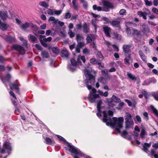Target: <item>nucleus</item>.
I'll use <instances>...</instances> for the list:
<instances>
[{
  "label": "nucleus",
  "mask_w": 158,
  "mask_h": 158,
  "mask_svg": "<svg viewBox=\"0 0 158 158\" xmlns=\"http://www.w3.org/2000/svg\"><path fill=\"white\" fill-rule=\"evenodd\" d=\"M84 74L86 78L84 81V83L86 85L89 90L91 89L90 91L88 98L91 103H93L95 101L96 98H99V95L102 96L106 97L108 96V93L107 91L103 93L102 91L99 90L98 91V94H96V90L94 88H92L91 85H94L95 83V77L94 76L91 74L92 70H88L86 68L84 69Z\"/></svg>",
  "instance_id": "nucleus-1"
},
{
  "label": "nucleus",
  "mask_w": 158,
  "mask_h": 158,
  "mask_svg": "<svg viewBox=\"0 0 158 158\" xmlns=\"http://www.w3.org/2000/svg\"><path fill=\"white\" fill-rule=\"evenodd\" d=\"M103 121L106 123L107 126H110L114 128L118 132L121 134V135L124 138H126L127 134V131H124L121 132L120 129L122 128V124L123 122V118L120 117L118 118L116 117H113L112 119L111 118L108 116L106 112L105 111H103Z\"/></svg>",
  "instance_id": "nucleus-2"
},
{
  "label": "nucleus",
  "mask_w": 158,
  "mask_h": 158,
  "mask_svg": "<svg viewBox=\"0 0 158 158\" xmlns=\"http://www.w3.org/2000/svg\"><path fill=\"white\" fill-rule=\"evenodd\" d=\"M11 77L10 74L9 73H7L6 75L5 78H3L0 75V79L2 82L5 84V86L7 88H8V86L6 83V82L8 83V84L11 89L12 88H13L15 90L16 93H19V87L20 86V84L17 81H16L15 83H11L10 81V79Z\"/></svg>",
  "instance_id": "nucleus-3"
},
{
  "label": "nucleus",
  "mask_w": 158,
  "mask_h": 158,
  "mask_svg": "<svg viewBox=\"0 0 158 158\" xmlns=\"http://www.w3.org/2000/svg\"><path fill=\"white\" fill-rule=\"evenodd\" d=\"M102 6H97L96 5L93 6V9L94 10L98 11H102L105 12H108L110 9L114 8V3L108 0H103L102 1Z\"/></svg>",
  "instance_id": "nucleus-4"
},
{
  "label": "nucleus",
  "mask_w": 158,
  "mask_h": 158,
  "mask_svg": "<svg viewBox=\"0 0 158 158\" xmlns=\"http://www.w3.org/2000/svg\"><path fill=\"white\" fill-rule=\"evenodd\" d=\"M12 147L9 141L5 142L2 147L0 145V158H6L11 153Z\"/></svg>",
  "instance_id": "nucleus-5"
},
{
  "label": "nucleus",
  "mask_w": 158,
  "mask_h": 158,
  "mask_svg": "<svg viewBox=\"0 0 158 158\" xmlns=\"http://www.w3.org/2000/svg\"><path fill=\"white\" fill-rule=\"evenodd\" d=\"M56 136L60 140L62 141L64 143H66V145L67 147H65L64 148L66 150H69L72 154L82 156L81 152L78 148L67 142L65 139L61 136L59 135H57Z\"/></svg>",
  "instance_id": "nucleus-6"
},
{
  "label": "nucleus",
  "mask_w": 158,
  "mask_h": 158,
  "mask_svg": "<svg viewBox=\"0 0 158 158\" xmlns=\"http://www.w3.org/2000/svg\"><path fill=\"white\" fill-rule=\"evenodd\" d=\"M126 114L124 116L126 128V129L132 128L134 123L132 118L131 115V114L128 113H126Z\"/></svg>",
  "instance_id": "nucleus-7"
},
{
  "label": "nucleus",
  "mask_w": 158,
  "mask_h": 158,
  "mask_svg": "<svg viewBox=\"0 0 158 158\" xmlns=\"http://www.w3.org/2000/svg\"><path fill=\"white\" fill-rule=\"evenodd\" d=\"M107 102L109 106L113 107L115 106L114 103L119 102H121V100L116 96L113 95L111 98H109L107 100Z\"/></svg>",
  "instance_id": "nucleus-8"
},
{
  "label": "nucleus",
  "mask_w": 158,
  "mask_h": 158,
  "mask_svg": "<svg viewBox=\"0 0 158 158\" xmlns=\"http://www.w3.org/2000/svg\"><path fill=\"white\" fill-rule=\"evenodd\" d=\"M14 49L17 51L19 54L23 55L25 52V50L23 47L18 45H14L12 46Z\"/></svg>",
  "instance_id": "nucleus-9"
},
{
  "label": "nucleus",
  "mask_w": 158,
  "mask_h": 158,
  "mask_svg": "<svg viewBox=\"0 0 158 158\" xmlns=\"http://www.w3.org/2000/svg\"><path fill=\"white\" fill-rule=\"evenodd\" d=\"M132 35L134 36H136L140 38L142 37L141 32L140 31L137 29L131 28Z\"/></svg>",
  "instance_id": "nucleus-10"
},
{
  "label": "nucleus",
  "mask_w": 158,
  "mask_h": 158,
  "mask_svg": "<svg viewBox=\"0 0 158 158\" xmlns=\"http://www.w3.org/2000/svg\"><path fill=\"white\" fill-rule=\"evenodd\" d=\"M2 37L6 41L10 43L15 42L16 40L14 37H12L10 35H3Z\"/></svg>",
  "instance_id": "nucleus-11"
},
{
  "label": "nucleus",
  "mask_w": 158,
  "mask_h": 158,
  "mask_svg": "<svg viewBox=\"0 0 158 158\" xmlns=\"http://www.w3.org/2000/svg\"><path fill=\"white\" fill-rule=\"evenodd\" d=\"M103 29L106 35L108 37H110L111 28L106 25H104L103 26Z\"/></svg>",
  "instance_id": "nucleus-12"
},
{
  "label": "nucleus",
  "mask_w": 158,
  "mask_h": 158,
  "mask_svg": "<svg viewBox=\"0 0 158 158\" xmlns=\"http://www.w3.org/2000/svg\"><path fill=\"white\" fill-rule=\"evenodd\" d=\"M95 39V36L94 34H88L87 35L86 40L87 43H91L94 41Z\"/></svg>",
  "instance_id": "nucleus-13"
},
{
  "label": "nucleus",
  "mask_w": 158,
  "mask_h": 158,
  "mask_svg": "<svg viewBox=\"0 0 158 158\" xmlns=\"http://www.w3.org/2000/svg\"><path fill=\"white\" fill-rule=\"evenodd\" d=\"M102 103V101L101 100H99L97 102V110H98V113L97 114V116L99 117H101V105Z\"/></svg>",
  "instance_id": "nucleus-14"
},
{
  "label": "nucleus",
  "mask_w": 158,
  "mask_h": 158,
  "mask_svg": "<svg viewBox=\"0 0 158 158\" xmlns=\"http://www.w3.org/2000/svg\"><path fill=\"white\" fill-rule=\"evenodd\" d=\"M0 17L3 20H6L8 17L7 12L6 11H0Z\"/></svg>",
  "instance_id": "nucleus-15"
},
{
  "label": "nucleus",
  "mask_w": 158,
  "mask_h": 158,
  "mask_svg": "<svg viewBox=\"0 0 158 158\" xmlns=\"http://www.w3.org/2000/svg\"><path fill=\"white\" fill-rule=\"evenodd\" d=\"M44 142L48 145H53L55 143L54 140L52 139L46 137L44 138Z\"/></svg>",
  "instance_id": "nucleus-16"
},
{
  "label": "nucleus",
  "mask_w": 158,
  "mask_h": 158,
  "mask_svg": "<svg viewBox=\"0 0 158 158\" xmlns=\"http://www.w3.org/2000/svg\"><path fill=\"white\" fill-rule=\"evenodd\" d=\"M70 61L72 64L71 65H74L76 66L77 65H81V62L79 58V56H78V57L77 59V62L73 59H71L70 60Z\"/></svg>",
  "instance_id": "nucleus-17"
},
{
  "label": "nucleus",
  "mask_w": 158,
  "mask_h": 158,
  "mask_svg": "<svg viewBox=\"0 0 158 158\" xmlns=\"http://www.w3.org/2000/svg\"><path fill=\"white\" fill-rule=\"evenodd\" d=\"M124 63L126 64L129 65L132 62L133 60L130 55H129L124 59Z\"/></svg>",
  "instance_id": "nucleus-18"
},
{
  "label": "nucleus",
  "mask_w": 158,
  "mask_h": 158,
  "mask_svg": "<svg viewBox=\"0 0 158 158\" xmlns=\"http://www.w3.org/2000/svg\"><path fill=\"white\" fill-rule=\"evenodd\" d=\"M131 47V44L123 45V52L126 53H128L130 52V48Z\"/></svg>",
  "instance_id": "nucleus-19"
},
{
  "label": "nucleus",
  "mask_w": 158,
  "mask_h": 158,
  "mask_svg": "<svg viewBox=\"0 0 158 158\" xmlns=\"http://www.w3.org/2000/svg\"><path fill=\"white\" fill-rule=\"evenodd\" d=\"M89 25H88L86 23H85L83 24L82 26V28L83 32L84 33H87L89 32Z\"/></svg>",
  "instance_id": "nucleus-20"
},
{
  "label": "nucleus",
  "mask_w": 158,
  "mask_h": 158,
  "mask_svg": "<svg viewBox=\"0 0 158 158\" xmlns=\"http://www.w3.org/2000/svg\"><path fill=\"white\" fill-rule=\"evenodd\" d=\"M139 54L141 59L143 61L146 62L147 61L146 56L141 50H139Z\"/></svg>",
  "instance_id": "nucleus-21"
},
{
  "label": "nucleus",
  "mask_w": 158,
  "mask_h": 158,
  "mask_svg": "<svg viewBox=\"0 0 158 158\" xmlns=\"http://www.w3.org/2000/svg\"><path fill=\"white\" fill-rule=\"evenodd\" d=\"M76 39H77V44L80 43H84L83 41V37L82 35L80 34H77L76 35Z\"/></svg>",
  "instance_id": "nucleus-22"
},
{
  "label": "nucleus",
  "mask_w": 158,
  "mask_h": 158,
  "mask_svg": "<svg viewBox=\"0 0 158 158\" xmlns=\"http://www.w3.org/2000/svg\"><path fill=\"white\" fill-rule=\"evenodd\" d=\"M28 38L29 41L33 43H35L37 40V38L35 36L31 34L29 35Z\"/></svg>",
  "instance_id": "nucleus-23"
},
{
  "label": "nucleus",
  "mask_w": 158,
  "mask_h": 158,
  "mask_svg": "<svg viewBox=\"0 0 158 158\" xmlns=\"http://www.w3.org/2000/svg\"><path fill=\"white\" fill-rule=\"evenodd\" d=\"M61 56L68 59L69 56V53L66 49H63L61 52Z\"/></svg>",
  "instance_id": "nucleus-24"
},
{
  "label": "nucleus",
  "mask_w": 158,
  "mask_h": 158,
  "mask_svg": "<svg viewBox=\"0 0 158 158\" xmlns=\"http://www.w3.org/2000/svg\"><path fill=\"white\" fill-rule=\"evenodd\" d=\"M151 145V143H144L143 145V150L145 152H147L148 151V148L150 147Z\"/></svg>",
  "instance_id": "nucleus-25"
},
{
  "label": "nucleus",
  "mask_w": 158,
  "mask_h": 158,
  "mask_svg": "<svg viewBox=\"0 0 158 158\" xmlns=\"http://www.w3.org/2000/svg\"><path fill=\"white\" fill-rule=\"evenodd\" d=\"M85 45L84 43H80L77 44L76 48V52L77 53H79L81 48L84 46Z\"/></svg>",
  "instance_id": "nucleus-26"
},
{
  "label": "nucleus",
  "mask_w": 158,
  "mask_h": 158,
  "mask_svg": "<svg viewBox=\"0 0 158 158\" xmlns=\"http://www.w3.org/2000/svg\"><path fill=\"white\" fill-rule=\"evenodd\" d=\"M120 22L118 20H114L111 22L110 24L113 26L116 27H119L120 26Z\"/></svg>",
  "instance_id": "nucleus-27"
},
{
  "label": "nucleus",
  "mask_w": 158,
  "mask_h": 158,
  "mask_svg": "<svg viewBox=\"0 0 158 158\" xmlns=\"http://www.w3.org/2000/svg\"><path fill=\"white\" fill-rule=\"evenodd\" d=\"M8 28L7 24L3 23H0V28L3 31L6 30Z\"/></svg>",
  "instance_id": "nucleus-28"
},
{
  "label": "nucleus",
  "mask_w": 158,
  "mask_h": 158,
  "mask_svg": "<svg viewBox=\"0 0 158 158\" xmlns=\"http://www.w3.org/2000/svg\"><path fill=\"white\" fill-rule=\"evenodd\" d=\"M68 69L72 72L75 71L77 69L76 66L69 64L68 66Z\"/></svg>",
  "instance_id": "nucleus-29"
},
{
  "label": "nucleus",
  "mask_w": 158,
  "mask_h": 158,
  "mask_svg": "<svg viewBox=\"0 0 158 158\" xmlns=\"http://www.w3.org/2000/svg\"><path fill=\"white\" fill-rule=\"evenodd\" d=\"M31 24V23L26 22L22 24L21 26V28L24 30H25L30 26V27Z\"/></svg>",
  "instance_id": "nucleus-30"
},
{
  "label": "nucleus",
  "mask_w": 158,
  "mask_h": 158,
  "mask_svg": "<svg viewBox=\"0 0 158 158\" xmlns=\"http://www.w3.org/2000/svg\"><path fill=\"white\" fill-rule=\"evenodd\" d=\"M127 75L129 79L133 81H136L137 80V77H135V75L132 74L131 73H127Z\"/></svg>",
  "instance_id": "nucleus-31"
},
{
  "label": "nucleus",
  "mask_w": 158,
  "mask_h": 158,
  "mask_svg": "<svg viewBox=\"0 0 158 158\" xmlns=\"http://www.w3.org/2000/svg\"><path fill=\"white\" fill-rule=\"evenodd\" d=\"M146 135L147 132L144 129H143L140 133V137L142 139H144Z\"/></svg>",
  "instance_id": "nucleus-32"
},
{
  "label": "nucleus",
  "mask_w": 158,
  "mask_h": 158,
  "mask_svg": "<svg viewBox=\"0 0 158 158\" xmlns=\"http://www.w3.org/2000/svg\"><path fill=\"white\" fill-rule=\"evenodd\" d=\"M98 82L102 84H105L106 83V79L102 77H100L98 79Z\"/></svg>",
  "instance_id": "nucleus-33"
},
{
  "label": "nucleus",
  "mask_w": 158,
  "mask_h": 158,
  "mask_svg": "<svg viewBox=\"0 0 158 158\" xmlns=\"http://www.w3.org/2000/svg\"><path fill=\"white\" fill-rule=\"evenodd\" d=\"M30 27L32 30L34 31H37L39 28V27L36 25L31 23Z\"/></svg>",
  "instance_id": "nucleus-34"
},
{
  "label": "nucleus",
  "mask_w": 158,
  "mask_h": 158,
  "mask_svg": "<svg viewBox=\"0 0 158 158\" xmlns=\"http://www.w3.org/2000/svg\"><path fill=\"white\" fill-rule=\"evenodd\" d=\"M48 21L49 22H50L51 21H53V23L54 24H56L57 23V22L58 21V19H56L54 17L51 16L49 17V18L48 19Z\"/></svg>",
  "instance_id": "nucleus-35"
},
{
  "label": "nucleus",
  "mask_w": 158,
  "mask_h": 158,
  "mask_svg": "<svg viewBox=\"0 0 158 158\" xmlns=\"http://www.w3.org/2000/svg\"><path fill=\"white\" fill-rule=\"evenodd\" d=\"M76 2L77 0H73L72 1L73 7L74 10L78 11V8L77 5L76 4Z\"/></svg>",
  "instance_id": "nucleus-36"
},
{
  "label": "nucleus",
  "mask_w": 158,
  "mask_h": 158,
  "mask_svg": "<svg viewBox=\"0 0 158 158\" xmlns=\"http://www.w3.org/2000/svg\"><path fill=\"white\" fill-rule=\"evenodd\" d=\"M41 56L43 58H47L48 57L49 54L47 52L44 51L42 52Z\"/></svg>",
  "instance_id": "nucleus-37"
},
{
  "label": "nucleus",
  "mask_w": 158,
  "mask_h": 158,
  "mask_svg": "<svg viewBox=\"0 0 158 158\" xmlns=\"http://www.w3.org/2000/svg\"><path fill=\"white\" fill-rule=\"evenodd\" d=\"M130 28H131L127 27L126 28V31L128 36H130L132 35L131 28V29Z\"/></svg>",
  "instance_id": "nucleus-38"
},
{
  "label": "nucleus",
  "mask_w": 158,
  "mask_h": 158,
  "mask_svg": "<svg viewBox=\"0 0 158 158\" xmlns=\"http://www.w3.org/2000/svg\"><path fill=\"white\" fill-rule=\"evenodd\" d=\"M102 20L105 21V22H104V23L105 24H110L111 21L110 20L109 18L103 16L102 17Z\"/></svg>",
  "instance_id": "nucleus-39"
},
{
  "label": "nucleus",
  "mask_w": 158,
  "mask_h": 158,
  "mask_svg": "<svg viewBox=\"0 0 158 158\" xmlns=\"http://www.w3.org/2000/svg\"><path fill=\"white\" fill-rule=\"evenodd\" d=\"M143 28V31L144 32H148L149 31V28L148 26L145 24H143L142 25Z\"/></svg>",
  "instance_id": "nucleus-40"
},
{
  "label": "nucleus",
  "mask_w": 158,
  "mask_h": 158,
  "mask_svg": "<svg viewBox=\"0 0 158 158\" xmlns=\"http://www.w3.org/2000/svg\"><path fill=\"white\" fill-rule=\"evenodd\" d=\"M39 4L46 8H47L48 6V4L45 2L43 1L40 2Z\"/></svg>",
  "instance_id": "nucleus-41"
},
{
  "label": "nucleus",
  "mask_w": 158,
  "mask_h": 158,
  "mask_svg": "<svg viewBox=\"0 0 158 158\" xmlns=\"http://www.w3.org/2000/svg\"><path fill=\"white\" fill-rule=\"evenodd\" d=\"M13 103L14 105L15 106V113H16V111L18 113H20V111L19 109L18 108V106H17V103L15 101H13Z\"/></svg>",
  "instance_id": "nucleus-42"
},
{
  "label": "nucleus",
  "mask_w": 158,
  "mask_h": 158,
  "mask_svg": "<svg viewBox=\"0 0 158 158\" xmlns=\"http://www.w3.org/2000/svg\"><path fill=\"white\" fill-rule=\"evenodd\" d=\"M19 39L21 41L23 42V46H27V40H24L23 37H20Z\"/></svg>",
  "instance_id": "nucleus-43"
},
{
  "label": "nucleus",
  "mask_w": 158,
  "mask_h": 158,
  "mask_svg": "<svg viewBox=\"0 0 158 158\" xmlns=\"http://www.w3.org/2000/svg\"><path fill=\"white\" fill-rule=\"evenodd\" d=\"M143 118L146 121H148L149 119L148 114L147 112H143Z\"/></svg>",
  "instance_id": "nucleus-44"
},
{
  "label": "nucleus",
  "mask_w": 158,
  "mask_h": 158,
  "mask_svg": "<svg viewBox=\"0 0 158 158\" xmlns=\"http://www.w3.org/2000/svg\"><path fill=\"white\" fill-rule=\"evenodd\" d=\"M152 95L155 100L158 101V91L156 93L152 94Z\"/></svg>",
  "instance_id": "nucleus-45"
},
{
  "label": "nucleus",
  "mask_w": 158,
  "mask_h": 158,
  "mask_svg": "<svg viewBox=\"0 0 158 158\" xmlns=\"http://www.w3.org/2000/svg\"><path fill=\"white\" fill-rule=\"evenodd\" d=\"M152 155L155 158H158V154L156 153L155 151L153 149L151 150V152Z\"/></svg>",
  "instance_id": "nucleus-46"
},
{
  "label": "nucleus",
  "mask_w": 158,
  "mask_h": 158,
  "mask_svg": "<svg viewBox=\"0 0 158 158\" xmlns=\"http://www.w3.org/2000/svg\"><path fill=\"white\" fill-rule=\"evenodd\" d=\"M81 3L82 4L84 8H87L88 7V3L85 0H83L82 2H81Z\"/></svg>",
  "instance_id": "nucleus-47"
},
{
  "label": "nucleus",
  "mask_w": 158,
  "mask_h": 158,
  "mask_svg": "<svg viewBox=\"0 0 158 158\" xmlns=\"http://www.w3.org/2000/svg\"><path fill=\"white\" fill-rule=\"evenodd\" d=\"M53 53L55 54H58L59 53V50L57 48L54 47L52 48Z\"/></svg>",
  "instance_id": "nucleus-48"
},
{
  "label": "nucleus",
  "mask_w": 158,
  "mask_h": 158,
  "mask_svg": "<svg viewBox=\"0 0 158 158\" xmlns=\"http://www.w3.org/2000/svg\"><path fill=\"white\" fill-rule=\"evenodd\" d=\"M68 33L71 38H73L75 36V34L72 31V30H69Z\"/></svg>",
  "instance_id": "nucleus-49"
},
{
  "label": "nucleus",
  "mask_w": 158,
  "mask_h": 158,
  "mask_svg": "<svg viewBox=\"0 0 158 158\" xmlns=\"http://www.w3.org/2000/svg\"><path fill=\"white\" fill-rule=\"evenodd\" d=\"M119 102L120 103L118 105V106L116 108L118 110H120L123 108V107L124 105V103L123 102Z\"/></svg>",
  "instance_id": "nucleus-50"
},
{
  "label": "nucleus",
  "mask_w": 158,
  "mask_h": 158,
  "mask_svg": "<svg viewBox=\"0 0 158 158\" xmlns=\"http://www.w3.org/2000/svg\"><path fill=\"white\" fill-rule=\"evenodd\" d=\"M97 56L98 58L101 59V60H102L103 59V56L100 52H97Z\"/></svg>",
  "instance_id": "nucleus-51"
},
{
  "label": "nucleus",
  "mask_w": 158,
  "mask_h": 158,
  "mask_svg": "<svg viewBox=\"0 0 158 158\" xmlns=\"http://www.w3.org/2000/svg\"><path fill=\"white\" fill-rule=\"evenodd\" d=\"M91 24L92 25L94 26V32L96 33L97 31V23L95 22H93L92 21Z\"/></svg>",
  "instance_id": "nucleus-52"
},
{
  "label": "nucleus",
  "mask_w": 158,
  "mask_h": 158,
  "mask_svg": "<svg viewBox=\"0 0 158 158\" xmlns=\"http://www.w3.org/2000/svg\"><path fill=\"white\" fill-rule=\"evenodd\" d=\"M60 26H56V30H57V31H58L60 33H61L62 34H63L64 36L66 34L65 33H64L63 32H62L61 31V30L60 29Z\"/></svg>",
  "instance_id": "nucleus-53"
},
{
  "label": "nucleus",
  "mask_w": 158,
  "mask_h": 158,
  "mask_svg": "<svg viewBox=\"0 0 158 158\" xmlns=\"http://www.w3.org/2000/svg\"><path fill=\"white\" fill-rule=\"evenodd\" d=\"M135 119L139 123H140L141 122V118L140 117L139 115H137L135 117Z\"/></svg>",
  "instance_id": "nucleus-54"
},
{
  "label": "nucleus",
  "mask_w": 158,
  "mask_h": 158,
  "mask_svg": "<svg viewBox=\"0 0 158 158\" xmlns=\"http://www.w3.org/2000/svg\"><path fill=\"white\" fill-rule=\"evenodd\" d=\"M48 14L50 15H53L54 14V10H53L51 9H48L47 10Z\"/></svg>",
  "instance_id": "nucleus-55"
},
{
  "label": "nucleus",
  "mask_w": 158,
  "mask_h": 158,
  "mask_svg": "<svg viewBox=\"0 0 158 158\" xmlns=\"http://www.w3.org/2000/svg\"><path fill=\"white\" fill-rule=\"evenodd\" d=\"M62 11V10H54V14L56 15H59L60 14Z\"/></svg>",
  "instance_id": "nucleus-56"
},
{
  "label": "nucleus",
  "mask_w": 158,
  "mask_h": 158,
  "mask_svg": "<svg viewBox=\"0 0 158 158\" xmlns=\"http://www.w3.org/2000/svg\"><path fill=\"white\" fill-rule=\"evenodd\" d=\"M71 17V14L70 13L68 12L65 14L64 18L65 19H68L70 18Z\"/></svg>",
  "instance_id": "nucleus-57"
},
{
  "label": "nucleus",
  "mask_w": 158,
  "mask_h": 158,
  "mask_svg": "<svg viewBox=\"0 0 158 158\" xmlns=\"http://www.w3.org/2000/svg\"><path fill=\"white\" fill-rule=\"evenodd\" d=\"M52 40V37H48L47 38H44L43 40V41L45 42H50Z\"/></svg>",
  "instance_id": "nucleus-58"
},
{
  "label": "nucleus",
  "mask_w": 158,
  "mask_h": 158,
  "mask_svg": "<svg viewBox=\"0 0 158 158\" xmlns=\"http://www.w3.org/2000/svg\"><path fill=\"white\" fill-rule=\"evenodd\" d=\"M145 3L146 5L150 6L152 5V2L151 1H149L148 0H144Z\"/></svg>",
  "instance_id": "nucleus-59"
},
{
  "label": "nucleus",
  "mask_w": 158,
  "mask_h": 158,
  "mask_svg": "<svg viewBox=\"0 0 158 158\" xmlns=\"http://www.w3.org/2000/svg\"><path fill=\"white\" fill-rule=\"evenodd\" d=\"M149 79L145 80L143 83V85H147L150 84Z\"/></svg>",
  "instance_id": "nucleus-60"
},
{
  "label": "nucleus",
  "mask_w": 158,
  "mask_h": 158,
  "mask_svg": "<svg viewBox=\"0 0 158 158\" xmlns=\"http://www.w3.org/2000/svg\"><path fill=\"white\" fill-rule=\"evenodd\" d=\"M126 13V10L124 9H122L120 10L119 13L121 15H124Z\"/></svg>",
  "instance_id": "nucleus-61"
},
{
  "label": "nucleus",
  "mask_w": 158,
  "mask_h": 158,
  "mask_svg": "<svg viewBox=\"0 0 158 158\" xmlns=\"http://www.w3.org/2000/svg\"><path fill=\"white\" fill-rule=\"evenodd\" d=\"M150 83H156V80L154 77H152L149 79Z\"/></svg>",
  "instance_id": "nucleus-62"
},
{
  "label": "nucleus",
  "mask_w": 158,
  "mask_h": 158,
  "mask_svg": "<svg viewBox=\"0 0 158 158\" xmlns=\"http://www.w3.org/2000/svg\"><path fill=\"white\" fill-rule=\"evenodd\" d=\"M142 93L144 95L145 98H147L148 95V94L147 91L143 90L142 91Z\"/></svg>",
  "instance_id": "nucleus-63"
},
{
  "label": "nucleus",
  "mask_w": 158,
  "mask_h": 158,
  "mask_svg": "<svg viewBox=\"0 0 158 158\" xmlns=\"http://www.w3.org/2000/svg\"><path fill=\"white\" fill-rule=\"evenodd\" d=\"M35 47L39 50L42 51L43 50L42 46L39 44H36Z\"/></svg>",
  "instance_id": "nucleus-64"
}]
</instances>
